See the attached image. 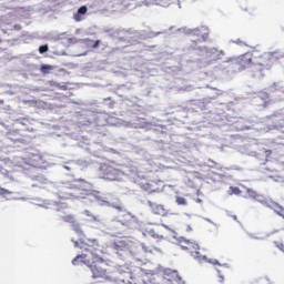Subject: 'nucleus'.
Masks as SVG:
<instances>
[{"label":"nucleus","mask_w":284,"mask_h":284,"mask_svg":"<svg viewBox=\"0 0 284 284\" xmlns=\"http://www.w3.org/2000/svg\"><path fill=\"white\" fill-rule=\"evenodd\" d=\"M202 39L203 41H205L207 39V36H203Z\"/></svg>","instance_id":"25"},{"label":"nucleus","mask_w":284,"mask_h":284,"mask_svg":"<svg viewBox=\"0 0 284 284\" xmlns=\"http://www.w3.org/2000/svg\"><path fill=\"white\" fill-rule=\"evenodd\" d=\"M178 245L181 250H184V252H189L195 261H207V256L201 254V246H199V243L195 241L180 237Z\"/></svg>","instance_id":"4"},{"label":"nucleus","mask_w":284,"mask_h":284,"mask_svg":"<svg viewBox=\"0 0 284 284\" xmlns=\"http://www.w3.org/2000/svg\"><path fill=\"white\" fill-rule=\"evenodd\" d=\"M13 30H16L17 32L21 31L22 30L21 24H14Z\"/></svg>","instance_id":"22"},{"label":"nucleus","mask_w":284,"mask_h":284,"mask_svg":"<svg viewBox=\"0 0 284 284\" xmlns=\"http://www.w3.org/2000/svg\"><path fill=\"white\" fill-rule=\"evenodd\" d=\"M138 270H139L138 275L131 276L132 278L131 284H148L145 282V278H143L144 275H143V272H141V268H138Z\"/></svg>","instance_id":"13"},{"label":"nucleus","mask_w":284,"mask_h":284,"mask_svg":"<svg viewBox=\"0 0 284 284\" xmlns=\"http://www.w3.org/2000/svg\"><path fill=\"white\" fill-rule=\"evenodd\" d=\"M62 221L64 223H70L72 227H79V222H77V219L72 214L63 215L61 216Z\"/></svg>","instance_id":"12"},{"label":"nucleus","mask_w":284,"mask_h":284,"mask_svg":"<svg viewBox=\"0 0 284 284\" xmlns=\"http://www.w3.org/2000/svg\"><path fill=\"white\" fill-rule=\"evenodd\" d=\"M141 190H144V192H148L149 194H153L154 192H161V189L156 186V182H144L140 184Z\"/></svg>","instance_id":"9"},{"label":"nucleus","mask_w":284,"mask_h":284,"mask_svg":"<svg viewBox=\"0 0 284 284\" xmlns=\"http://www.w3.org/2000/svg\"><path fill=\"white\" fill-rule=\"evenodd\" d=\"M51 70H54V68L50 64H42L40 68V72H42V74H50Z\"/></svg>","instance_id":"16"},{"label":"nucleus","mask_w":284,"mask_h":284,"mask_svg":"<svg viewBox=\"0 0 284 284\" xmlns=\"http://www.w3.org/2000/svg\"><path fill=\"white\" fill-rule=\"evenodd\" d=\"M121 174L123 172L114 163H101L99 166V176L104 181H119Z\"/></svg>","instance_id":"5"},{"label":"nucleus","mask_w":284,"mask_h":284,"mask_svg":"<svg viewBox=\"0 0 284 284\" xmlns=\"http://www.w3.org/2000/svg\"><path fill=\"white\" fill-rule=\"evenodd\" d=\"M99 45H101V40H97V41L92 44V48H93V49H97V48H99Z\"/></svg>","instance_id":"21"},{"label":"nucleus","mask_w":284,"mask_h":284,"mask_svg":"<svg viewBox=\"0 0 284 284\" xmlns=\"http://www.w3.org/2000/svg\"><path fill=\"white\" fill-rule=\"evenodd\" d=\"M88 12V7L82 6L78 9L77 14H74V20L75 21H81V14H85Z\"/></svg>","instance_id":"14"},{"label":"nucleus","mask_w":284,"mask_h":284,"mask_svg":"<svg viewBox=\"0 0 284 284\" xmlns=\"http://www.w3.org/2000/svg\"><path fill=\"white\" fill-rule=\"evenodd\" d=\"M90 270L93 278H103V281H110L112 278L110 266L105 263L103 257H101L94 265H91Z\"/></svg>","instance_id":"6"},{"label":"nucleus","mask_w":284,"mask_h":284,"mask_svg":"<svg viewBox=\"0 0 284 284\" xmlns=\"http://www.w3.org/2000/svg\"><path fill=\"white\" fill-rule=\"evenodd\" d=\"M84 214H85L87 216H91V217L93 219V221H97V216L91 215V214H90V211H84Z\"/></svg>","instance_id":"23"},{"label":"nucleus","mask_w":284,"mask_h":284,"mask_svg":"<svg viewBox=\"0 0 284 284\" xmlns=\"http://www.w3.org/2000/svg\"><path fill=\"white\" fill-rule=\"evenodd\" d=\"M48 50H50V48L48 47V44H44V45H40V47H39V52H40V54H45V52H48Z\"/></svg>","instance_id":"18"},{"label":"nucleus","mask_w":284,"mask_h":284,"mask_svg":"<svg viewBox=\"0 0 284 284\" xmlns=\"http://www.w3.org/2000/svg\"><path fill=\"white\" fill-rule=\"evenodd\" d=\"M272 210H274L275 214H278V216H283L284 215V209L283 206L278 205L277 203H273L271 205Z\"/></svg>","instance_id":"15"},{"label":"nucleus","mask_w":284,"mask_h":284,"mask_svg":"<svg viewBox=\"0 0 284 284\" xmlns=\"http://www.w3.org/2000/svg\"><path fill=\"white\" fill-rule=\"evenodd\" d=\"M221 283H223V277H221Z\"/></svg>","instance_id":"28"},{"label":"nucleus","mask_w":284,"mask_h":284,"mask_svg":"<svg viewBox=\"0 0 284 284\" xmlns=\"http://www.w3.org/2000/svg\"><path fill=\"white\" fill-rule=\"evenodd\" d=\"M230 193L239 195V194H241V189H239L237 186H231Z\"/></svg>","instance_id":"19"},{"label":"nucleus","mask_w":284,"mask_h":284,"mask_svg":"<svg viewBox=\"0 0 284 284\" xmlns=\"http://www.w3.org/2000/svg\"><path fill=\"white\" fill-rule=\"evenodd\" d=\"M81 250H83L84 253L75 256L72 260V265H79V263H84V265H87L91 270L92 265H94L100 258H102L101 256H99V254H97V252H99V242H97L95 240L89 241V243L83 244L81 246Z\"/></svg>","instance_id":"1"},{"label":"nucleus","mask_w":284,"mask_h":284,"mask_svg":"<svg viewBox=\"0 0 284 284\" xmlns=\"http://www.w3.org/2000/svg\"><path fill=\"white\" fill-rule=\"evenodd\" d=\"M274 243H275V247L281 250V252H284V243L283 242H274Z\"/></svg>","instance_id":"20"},{"label":"nucleus","mask_w":284,"mask_h":284,"mask_svg":"<svg viewBox=\"0 0 284 284\" xmlns=\"http://www.w3.org/2000/svg\"><path fill=\"white\" fill-rule=\"evenodd\" d=\"M4 101L3 100H0V105H3Z\"/></svg>","instance_id":"26"},{"label":"nucleus","mask_w":284,"mask_h":284,"mask_svg":"<svg viewBox=\"0 0 284 284\" xmlns=\"http://www.w3.org/2000/svg\"><path fill=\"white\" fill-rule=\"evenodd\" d=\"M3 194H8V191L7 190H2Z\"/></svg>","instance_id":"27"},{"label":"nucleus","mask_w":284,"mask_h":284,"mask_svg":"<svg viewBox=\"0 0 284 284\" xmlns=\"http://www.w3.org/2000/svg\"><path fill=\"white\" fill-rule=\"evenodd\" d=\"M254 71L253 72H267V70H272L274 68V63L278 61V54L276 52H264L258 53V51H254Z\"/></svg>","instance_id":"2"},{"label":"nucleus","mask_w":284,"mask_h":284,"mask_svg":"<svg viewBox=\"0 0 284 284\" xmlns=\"http://www.w3.org/2000/svg\"><path fill=\"white\" fill-rule=\"evenodd\" d=\"M150 207L153 212V214H158L159 216H165V207L161 204H153L150 202Z\"/></svg>","instance_id":"11"},{"label":"nucleus","mask_w":284,"mask_h":284,"mask_svg":"<svg viewBox=\"0 0 284 284\" xmlns=\"http://www.w3.org/2000/svg\"><path fill=\"white\" fill-rule=\"evenodd\" d=\"M254 59H256L254 51H247L246 53L235 58L233 63L240 71L247 70L250 68L254 71Z\"/></svg>","instance_id":"7"},{"label":"nucleus","mask_w":284,"mask_h":284,"mask_svg":"<svg viewBox=\"0 0 284 284\" xmlns=\"http://www.w3.org/2000/svg\"><path fill=\"white\" fill-rule=\"evenodd\" d=\"M225 57V52L219 51V49H211L209 51V59L210 61H221Z\"/></svg>","instance_id":"10"},{"label":"nucleus","mask_w":284,"mask_h":284,"mask_svg":"<svg viewBox=\"0 0 284 284\" xmlns=\"http://www.w3.org/2000/svg\"><path fill=\"white\" fill-rule=\"evenodd\" d=\"M144 241L142 242V250L144 252H149L152 254V252H159V243H161V240L163 239V235H159L156 231L152 229H146L143 232Z\"/></svg>","instance_id":"3"},{"label":"nucleus","mask_w":284,"mask_h":284,"mask_svg":"<svg viewBox=\"0 0 284 284\" xmlns=\"http://www.w3.org/2000/svg\"><path fill=\"white\" fill-rule=\"evenodd\" d=\"M175 202L178 203V205H187V200H185V197L182 196H176Z\"/></svg>","instance_id":"17"},{"label":"nucleus","mask_w":284,"mask_h":284,"mask_svg":"<svg viewBox=\"0 0 284 284\" xmlns=\"http://www.w3.org/2000/svg\"><path fill=\"white\" fill-rule=\"evenodd\" d=\"M119 221L122 225H125L126 227H132V225H134V223L136 222V217H134L131 213L125 212L120 216Z\"/></svg>","instance_id":"8"},{"label":"nucleus","mask_w":284,"mask_h":284,"mask_svg":"<svg viewBox=\"0 0 284 284\" xmlns=\"http://www.w3.org/2000/svg\"><path fill=\"white\" fill-rule=\"evenodd\" d=\"M282 219H284V213H283V216H282Z\"/></svg>","instance_id":"29"},{"label":"nucleus","mask_w":284,"mask_h":284,"mask_svg":"<svg viewBox=\"0 0 284 284\" xmlns=\"http://www.w3.org/2000/svg\"><path fill=\"white\" fill-rule=\"evenodd\" d=\"M186 232H192V226L191 225H186Z\"/></svg>","instance_id":"24"}]
</instances>
